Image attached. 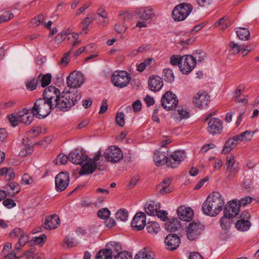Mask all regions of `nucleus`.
<instances>
[{
	"label": "nucleus",
	"mask_w": 259,
	"mask_h": 259,
	"mask_svg": "<svg viewBox=\"0 0 259 259\" xmlns=\"http://www.w3.org/2000/svg\"><path fill=\"white\" fill-rule=\"evenodd\" d=\"M224 204L222 195L218 192H213L203 203L202 210L206 215L215 217L222 211Z\"/></svg>",
	"instance_id": "f257e3e1"
},
{
	"label": "nucleus",
	"mask_w": 259,
	"mask_h": 259,
	"mask_svg": "<svg viewBox=\"0 0 259 259\" xmlns=\"http://www.w3.org/2000/svg\"><path fill=\"white\" fill-rule=\"evenodd\" d=\"M81 97L80 94L77 92H63L61 94L57 102L54 103V107L60 111H67L80 100Z\"/></svg>",
	"instance_id": "f03ea898"
},
{
	"label": "nucleus",
	"mask_w": 259,
	"mask_h": 259,
	"mask_svg": "<svg viewBox=\"0 0 259 259\" xmlns=\"http://www.w3.org/2000/svg\"><path fill=\"white\" fill-rule=\"evenodd\" d=\"M54 108V104H50L43 98H39L34 103L32 112L36 117L43 118L47 117L52 109Z\"/></svg>",
	"instance_id": "7ed1b4c3"
},
{
	"label": "nucleus",
	"mask_w": 259,
	"mask_h": 259,
	"mask_svg": "<svg viewBox=\"0 0 259 259\" xmlns=\"http://www.w3.org/2000/svg\"><path fill=\"white\" fill-rule=\"evenodd\" d=\"M192 10L191 5L182 3L177 5L172 11V16L175 21H182L184 20L190 14Z\"/></svg>",
	"instance_id": "20e7f679"
},
{
	"label": "nucleus",
	"mask_w": 259,
	"mask_h": 259,
	"mask_svg": "<svg viewBox=\"0 0 259 259\" xmlns=\"http://www.w3.org/2000/svg\"><path fill=\"white\" fill-rule=\"evenodd\" d=\"M131 80V75L125 71H115L111 78L113 85L119 88L126 87Z\"/></svg>",
	"instance_id": "39448f33"
},
{
	"label": "nucleus",
	"mask_w": 259,
	"mask_h": 259,
	"mask_svg": "<svg viewBox=\"0 0 259 259\" xmlns=\"http://www.w3.org/2000/svg\"><path fill=\"white\" fill-rule=\"evenodd\" d=\"M178 103L177 96L171 91H167L165 93L161 99V106L166 110L175 109Z\"/></svg>",
	"instance_id": "423d86ee"
},
{
	"label": "nucleus",
	"mask_w": 259,
	"mask_h": 259,
	"mask_svg": "<svg viewBox=\"0 0 259 259\" xmlns=\"http://www.w3.org/2000/svg\"><path fill=\"white\" fill-rule=\"evenodd\" d=\"M104 157L108 162L117 163L123 158L121 150L116 146H111L106 149Z\"/></svg>",
	"instance_id": "0eeeda50"
},
{
	"label": "nucleus",
	"mask_w": 259,
	"mask_h": 259,
	"mask_svg": "<svg viewBox=\"0 0 259 259\" xmlns=\"http://www.w3.org/2000/svg\"><path fill=\"white\" fill-rule=\"evenodd\" d=\"M196 59L191 55L182 56L181 63L179 66L180 69L184 74H188L195 68Z\"/></svg>",
	"instance_id": "6e6552de"
},
{
	"label": "nucleus",
	"mask_w": 259,
	"mask_h": 259,
	"mask_svg": "<svg viewBox=\"0 0 259 259\" xmlns=\"http://www.w3.org/2000/svg\"><path fill=\"white\" fill-rule=\"evenodd\" d=\"M101 153L100 152L96 154L94 159L89 158L84 163L79 172L80 175H89L92 174L97 168V163L99 160Z\"/></svg>",
	"instance_id": "1a4fd4ad"
},
{
	"label": "nucleus",
	"mask_w": 259,
	"mask_h": 259,
	"mask_svg": "<svg viewBox=\"0 0 259 259\" xmlns=\"http://www.w3.org/2000/svg\"><path fill=\"white\" fill-rule=\"evenodd\" d=\"M186 158V153L183 150H176L169 155L168 167L171 168L178 167Z\"/></svg>",
	"instance_id": "9d476101"
},
{
	"label": "nucleus",
	"mask_w": 259,
	"mask_h": 259,
	"mask_svg": "<svg viewBox=\"0 0 259 259\" xmlns=\"http://www.w3.org/2000/svg\"><path fill=\"white\" fill-rule=\"evenodd\" d=\"M61 95L60 91L54 86H49L44 90L43 99L50 104H54L57 102Z\"/></svg>",
	"instance_id": "9b49d317"
},
{
	"label": "nucleus",
	"mask_w": 259,
	"mask_h": 259,
	"mask_svg": "<svg viewBox=\"0 0 259 259\" xmlns=\"http://www.w3.org/2000/svg\"><path fill=\"white\" fill-rule=\"evenodd\" d=\"M88 156L82 150L76 149L69 154V161L76 165H81L87 162Z\"/></svg>",
	"instance_id": "f8f14e48"
},
{
	"label": "nucleus",
	"mask_w": 259,
	"mask_h": 259,
	"mask_svg": "<svg viewBox=\"0 0 259 259\" xmlns=\"http://www.w3.org/2000/svg\"><path fill=\"white\" fill-rule=\"evenodd\" d=\"M203 229V226L199 223L193 222L190 223L186 231L187 238L190 240H195L201 234Z\"/></svg>",
	"instance_id": "ddd939ff"
},
{
	"label": "nucleus",
	"mask_w": 259,
	"mask_h": 259,
	"mask_svg": "<svg viewBox=\"0 0 259 259\" xmlns=\"http://www.w3.org/2000/svg\"><path fill=\"white\" fill-rule=\"evenodd\" d=\"M69 175L68 172H61L55 177L56 189L57 192L65 190L69 183Z\"/></svg>",
	"instance_id": "4468645a"
},
{
	"label": "nucleus",
	"mask_w": 259,
	"mask_h": 259,
	"mask_svg": "<svg viewBox=\"0 0 259 259\" xmlns=\"http://www.w3.org/2000/svg\"><path fill=\"white\" fill-rule=\"evenodd\" d=\"M83 82V75L79 72L73 71L67 77V84L70 88H79Z\"/></svg>",
	"instance_id": "2eb2a0df"
},
{
	"label": "nucleus",
	"mask_w": 259,
	"mask_h": 259,
	"mask_svg": "<svg viewBox=\"0 0 259 259\" xmlns=\"http://www.w3.org/2000/svg\"><path fill=\"white\" fill-rule=\"evenodd\" d=\"M168 151L167 149L165 150L160 148L156 151L153 156V160L157 166H162L166 164L168 166Z\"/></svg>",
	"instance_id": "dca6fc26"
},
{
	"label": "nucleus",
	"mask_w": 259,
	"mask_h": 259,
	"mask_svg": "<svg viewBox=\"0 0 259 259\" xmlns=\"http://www.w3.org/2000/svg\"><path fill=\"white\" fill-rule=\"evenodd\" d=\"M223 128V122L218 118H211L208 122L207 131L212 135L220 134Z\"/></svg>",
	"instance_id": "f3484780"
},
{
	"label": "nucleus",
	"mask_w": 259,
	"mask_h": 259,
	"mask_svg": "<svg viewBox=\"0 0 259 259\" xmlns=\"http://www.w3.org/2000/svg\"><path fill=\"white\" fill-rule=\"evenodd\" d=\"M146 216L144 212H137L133 219L131 226L135 230H142L146 225Z\"/></svg>",
	"instance_id": "a211bd4d"
},
{
	"label": "nucleus",
	"mask_w": 259,
	"mask_h": 259,
	"mask_svg": "<svg viewBox=\"0 0 259 259\" xmlns=\"http://www.w3.org/2000/svg\"><path fill=\"white\" fill-rule=\"evenodd\" d=\"M240 219L236 223V228L241 231H246L249 229L251 223L248 219L250 218V214L247 211H244L240 215Z\"/></svg>",
	"instance_id": "6ab92c4d"
},
{
	"label": "nucleus",
	"mask_w": 259,
	"mask_h": 259,
	"mask_svg": "<svg viewBox=\"0 0 259 259\" xmlns=\"http://www.w3.org/2000/svg\"><path fill=\"white\" fill-rule=\"evenodd\" d=\"M164 243L168 250H174L179 246L181 241L178 235L169 234L165 237Z\"/></svg>",
	"instance_id": "aec40b11"
},
{
	"label": "nucleus",
	"mask_w": 259,
	"mask_h": 259,
	"mask_svg": "<svg viewBox=\"0 0 259 259\" xmlns=\"http://www.w3.org/2000/svg\"><path fill=\"white\" fill-rule=\"evenodd\" d=\"M210 102V97L206 93H198L194 98L193 102L196 106L201 108L207 107Z\"/></svg>",
	"instance_id": "412c9836"
},
{
	"label": "nucleus",
	"mask_w": 259,
	"mask_h": 259,
	"mask_svg": "<svg viewBox=\"0 0 259 259\" xmlns=\"http://www.w3.org/2000/svg\"><path fill=\"white\" fill-rule=\"evenodd\" d=\"M240 205L236 200L230 201L226 206L224 210V213L228 214L233 218L236 217L239 211Z\"/></svg>",
	"instance_id": "4be33fe9"
},
{
	"label": "nucleus",
	"mask_w": 259,
	"mask_h": 259,
	"mask_svg": "<svg viewBox=\"0 0 259 259\" xmlns=\"http://www.w3.org/2000/svg\"><path fill=\"white\" fill-rule=\"evenodd\" d=\"M177 213L179 219L184 221L189 222L193 219V210L190 207L181 206L178 208Z\"/></svg>",
	"instance_id": "5701e85b"
},
{
	"label": "nucleus",
	"mask_w": 259,
	"mask_h": 259,
	"mask_svg": "<svg viewBox=\"0 0 259 259\" xmlns=\"http://www.w3.org/2000/svg\"><path fill=\"white\" fill-rule=\"evenodd\" d=\"M115 243L109 248L101 249L98 252L96 256V259H113V255L116 253V248H114Z\"/></svg>",
	"instance_id": "b1692460"
},
{
	"label": "nucleus",
	"mask_w": 259,
	"mask_h": 259,
	"mask_svg": "<svg viewBox=\"0 0 259 259\" xmlns=\"http://www.w3.org/2000/svg\"><path fill=\"white\" fill-rule=\"evenodd\" d=\"M20 122L26 124H30L34 119L35 115L32 112L31 109L23 108L22 111H19Z\"/></svg>",
	"instance_id": "393cba45"
},
{
	"label": "nucleus",
	"mask_w": 259,
	"mask_h": 259,
	"mask_svg": "<svg viewBox=\"0 0 259 259\" xmlns=\"http://www.w3.org/2000/svg\"><path fill=\"white\" fill-rule=\"evenodd\" d=\"M162 79L158 76H150L148 80L149 89L153 92L159 91L163 87Z\"/></svg>",
	"instance_id": "a878e982"
},
{
	"label": "nucleus",
	"mask_w": 259,
	"mask_h": 259,
	"mask_svg": "<svg viewBox=\"0 0 259 259\" xmlns=\"http://www.w3.org/2000/svg\"><path fill=\"white\" fill-rule=\"evenodd\" d=\"M136 18L143 20H147L154 16L153 10L149 8H142L136 12Z\"/></svg>",
	"instance_id": "bb28decb"
},
{
	"label": "nucleus",
	"mask_w": 259,
	"mask_h": 259,
	"mask_svg": "<svg viewBox=\"0 0 259 259\" xmlns=\"http://www.w3.org/2000/svg\"><path fill=\"white\" fill-rule=\"evenodd\" d=\"M59 223L60 220L59 217L55 214L47 217L44 227L47 230L54 229L58 227Z\"/></svg>",
	"instance_id": "cd10ccee"
},
{
	"label": "nucleus",
	"mask_w": 259,
	"mask_h": 259,
	"mask_svg": "<svg viewBox=\"0 0 259 259\" xmlns=\"http://www.w3.org/2000/svg\"><path fill=\"white\" fill-rule=\"evenodd\" d=\"M114 248L116 250V253L113 255V259H133V257L131 253L127 251H122L121 245L115 242Z\"/></svg>",
	"instance_id": "c85d7f7f"
},
{
	"label": "nucleus",
	"mask_w": 259,
	"mask_h": 259,
	"mask_svg": "<svg viewBox=\"0 0 259 259\" xmlns=\"http://www.w3.org/2000/svg\"><path fill=\"white\" fill-rule=\"evenodd\" d=\"M181 227V222L177 218L172 219L165 224V229L169 232H176Z\"/></svg>",
	"instance_id": "c756f323"
},
{
	"label": "nucleus",
	"mask_w": 259,
	"mask_h": 259,
	"mask_svg": "<svg viewBox=\"0 0 259 259\" xmlns=\"http://www.w3.org/2000/svg\"><path fill=\"white\" fill-rule=\"evenodd\" d=\"M135 259H154V253L149 247H145L135 256Z\"/></svg>",
	"instance_id": "7c9ffc66"
},
{
	"label": "nucleus",
	"mask_w": 259,
	"mask_h": 259,
	"mask_svg": "<svg viewBox=\"0 0 259 259\" xmlns=\"http://www.w3.org/2000/svg\"><path fill=\"white\" fill-rule=\"evenodd\" d=\"M238 38L241 40H248L250 34L249 30L245 27H238L235 29Z\"/></svg>",
	"instance_id": "2f4dec72"
},
{
	"label": "nucleus",
	"mask_w": 259,
	"mask_h": 259,
	"mask_svg": "<svg viewBox=\"0 0 259 259\" xmlns=\"http://www.w3.org/2000/svg\"><path fill=\"white\" fill-rule=\"evenodd\" d=\"M237 140L234 139V136L232 138L229 139L225 143L223 151L222 153L223 154H228L229 152H230L232 149L235 148L236 146Z\"/></svg>",
	"instance_id": "473e14b6"
},
{
	"label": "nucleus",
	"mask_w": 259,
	"mask_h": 259,
	"mask_svg": "<svg viewBox=\"0 0 259 259\" xmlns=\"http://www.w3.org/2000/svg\"><path fill=\"white\" fill-rule=\"evenodd\" d=\"M253 134L254 133L252 134L250 131H246L239 135L235 136L234 139L237 140V142H240L244 141H250L252 139Z\"/></svg>",
	"instance_id": "72a5a7b5"
},
{
	"label": "nucleus",
	"mask_w": 259,
	"mask_h": 259,
	"mask_svg": "<svg viewBox=\"0 0 259 259\" xmlns=\"http://www.w3.org/2000/svg\"><path fill=\"white\" fill-rule=\"evenodd\" d=\"M233 217L224 213V216L220 219V225L223 230H227L230 228L232 223L231 219Z\"/></svg>",
	"instance_id": "f704fd0d"
},
{
	"label": "nucleus",
	"mask_w": 259,
	"mask_h": 259,
	"mask_svg": "<svg viewBox=\"0 0 259 259\" xmlns=\"http://www.w3.org/2000/svg\"><path fill=\"white\" fill-rule=\"evenodd\" d=\"M146 229L149 233L156 235L160 230V227L158 223L151 222L147 224Z\"/></svg>",
	"instance_id": "c9c22d12"
},
{
	"label": "nucleus",
	"mask_w": 259,
	"mask_h": 259,
	"mask_svg": "<svg viewBox=\"0 0 259 259\" xmlns=\"http://www.w3.org/2000/svg\"><path fill=\"white\" fill-rule=\"evenodd\" d=\"M145 211L149 215H155L157 211L155 206V202L151 201L150 202L146 203L145 205Z\"/></svg>",
	"instance_id": "e433bc0d"
},
{
	"label": "nucleus",
	"mask_w": 259,
	"mask_h": 259,
	"mask_svg": "<svg viewBox=\"0 0 259 259\" xmlns=\"http://www.w3.org/2000/svg\"><path fill=\"white\" fill-rule=\"evenodd\" d=\"M163 77L164 80L169 83H171L175 79V76L172 70L166 68L163 70Z\"/></svg>",
	"instance_id": "4c0bfd02"
},
{
	"label": "nucleus",
	"mask_w": 259,
	"mask_h": 259,
	"mask_svg": "<svg viewBox=\"0 0 259 259\" xmlns=\"http://www.w3.org/2000/svg\"><path fill=\"white\" fill-rule=\"evenodd\" d=\"M115 217L117 220L125 222L128 218V212L125 209H120L115 213Z\"/></svg>",
	"instance_id": "58836bf2"
},
{
	"label": "nucleus",
	"mask_w": 259,
	"mask_h": 259,
	"mask_svg": "<svg viewBox=\"0 0 259 259\" xmlns=\"http://www.w3.org/2000/svg\"><path fill=\"white\" fill-rule=\"evenodd\" d=\"M40 76L41 74L39 75L37 78H32L29 80H27L26 82L27 89L30 91H33L35 89Z\"/></svg>",
	"instance_id": "ea45409f"
},
{
	"label": "nucleus",
	"mask_w": 259,
	"mask_h": 259,
	"mask_svg": "<svg viewBox=\"0 0 259 259\" xmlns=\"http://www.w3.org/2000/svg\"><path fill=\"white\" fill-rule=\"evenodd\" d=\"M229 46L231 48L230 52L231 54L233 55L238 54L244 47L243 45H238L234 41H231Z\"/></svg>",
	"instance_id": "a19ab883"
},
{
	"label": "nucleus",
	"mask_w": 259,
	"mask_h": 259,
	"mask_svg": "<svg viewBox=\"0 0 259 259\" xmlns=\"http://www.w3.org/2000/svg\"><path fill=\"white\" fill-rule=\"evenodd\" d=\"M9 120L12 124V125L14 127L18 125L20 122V118L19 116V112L16 114L12 113L8 116Z\"/></svg>",
	"instance_id": "79ce46f5"
},
{
	"label": "nucleus",
	"mask_w": 259,
	"mask_h": 259,
	"mask_svg": "<svg viewBox=\"0 0 259 259\" xmlns=\"http://www.w3.org/2000/svg\"><path fill=\"white\" fill-rule=\"evenodd\" d=\"M27 241V236L22 233V235L19 236V241L16 245L15 249L17 250H19L21 247L24 246L25 245Z\"/></svg>",
	"instance_id": "37998d69"
},
{
	"label": "nucleus",
	"mask_w": 259,
	"mask_h": 259,
	"mask_svg": "<svg viewBox=\"0 0 259 259\" xmlns=\"http://www.w3.org/2000/svg\"><path fill=\"white\" fill-rule=\"evenodd\" d=\"M68 160H69V155L67 156L66 155L61 154L58 155L56 158L55 163L57 165H64L67 163Z\"/></svg>",
	"instance_id": "c03bdc74"
},
{
	"label": "nucleus",
	"mask_w": 259,
	"mask_h": 259,
	"mask_svg": "<svg viewBox=\"0 0 259 259\" xmlns=\"http://www.w3.org/2000/svg\"><path fill=\"white\" fill-rule=\"evenodd\" d=\"M108 13L103 8H99L97 10V13L94 15V19L97 21H100V18H107Z\"/></svg>",
	"instance_id": "a18cd8bd"
},
{
	"label": "nucleus",
	"mask_w": 259,
	"mask_h": 259,
	"mask_svg": "<svg viewBox=\"0 0 259 259\" xmlns=\"http://www.w3.org/2000/svg\"><path fill=\"white\" fill-rule=\"evenodd\" d=\"M110 214V211L106 208L100 209L98 211L97 215L99 218L106 220L108 219Z\"/></svg>",
	"instance_id": "49530a36"
},
{
	"label": "nucleus",
	"mask_w": 259,
	"mask_h": 259,
	"mask_svg": "<svg viewBox=\"0 0 259 259\" xmlns=\"http://www.w3.org/2000/svg\"><path fill=\"white\" fill-rule=\"evenodd\" d=\"M9 187L11 190L13 191L14 194H17L18 193L20 190L21 187L19 185V184L17 183L11 182L9 183L6 186V187L7 188Z\"/></svg>",
	"instance_id": "de8ad7c7"
},
{
	"label": "nucleus",
	"mask_w": 259,
	"mask_h": 259,
	"mask_svg": "<svg viewBox=\"0 0 259 259\" xmlns=\"http://www.w3.org/2000/svg\"><path fill=\"white\" fill-rule=\"evenodd\" d=\"M92 22V19L89 17H87L84 19L82 22V31H84L85 34L88 33V31L89 30V26Z\"/></svg>",
	"instance_id": "09e8293b"
},
{
	"label": "nucleus",
	"mask_w": 259,
	"mask_h": 259,
	"mask_svg": "<svg viewBox=\"0 0 259 259\" xmlns=\"http://www.w3.org/2000/svg\"><path fill=\"white\" fill-rule=\"evenodd\" d=\"M52 76L50 74H46L44 75L41 79V85L44 88L47 87L51 82Z\"/></svg>",
	"instance_id": "8fccbe9b"
},
{
	"label": "nucleus",
	"mask_w": 259,
	"mask_h": 259,
	"mask_svg": "<svg viewBox=\"0 0 259 259\" xmlns=\"http://www.w3.org/2000/svg\"><path fill=\"white\" fill-rule=\"evenodd\" d=\"M71 50H70L67 53H66L63 55V57L62 58L60 62L59 63V64L60 66H61L62 67H65L68 64L69 60H70L69 57L71 53Z\"/></svg>",
	"instance_id": "3c124183"
},
{
	"label": "nucleus",
	"mask_w": 259,
	"mask_h": 259,
	"mask_svg": "<svg viewBox=\"0 0 259 259\" xmlns=\"http://www.w3.org/2000/svg\"><path fill=\"white\" fill-rule=\"evenodd\" d=\"M229 169V175L228 176V178L229 180H232L235 178V175L238 171V167L237 165H235L233 166L228 168Z\"/></svg>",
	"instance_id": "603ef678"
},
{
	"label": "nucleus",
	"mask_w": 259,
	"mask_h": 259,
	"mask_svg": "<svg viewBox=\"0 0 259 259\" xmlns=\"http://www.w3.org/2000/svg\"><path fill=\"white\" fill-rule=\"evenodd\" d=\"M116 121L117 124L120 126H123L124 125V114L123 112L117 113L116 116Z\"/></svg>",
	"instance_id": "864d4df0"
},
{
	"label": "nucleus",
	"mask_w": 259,
	"mask_h": 259,
	"mask_svg": "<svg viewBox=\"0 0 259 259\" xmlns=\"http://www.w3.org/2000/svg\"><path fill=\"white\" fill-rule=\"evenodd\" d=\"M182 56L180 55H172L170 59V63L172 65H180Z\"/></svg>",
	"instance_id": "5fc2aeb1"
},
{
	"label": "nucleus",
	"mask_w": 259,
	"mask_h": 259,
	"mask_svg": "<svg viewBox=\"0 0 259 259\" xmlns=\"http://www.w3.org/2000/svg\"><path fill=\"white\" fill-rule=\"evenodd\" d=\"M64 242L68 247H72L77 245V242L71 237H66L64 239Z\"/></svg>",
	"instance_id": "6e6d98bb"
},
{
	"label": "nucleus",
	"mask_w": 259,
	"mask_h": 259,
	"mask_svg": "<svg viewBox=\"0 0 259 259\" xmlns=\"http://www.w3.org/2000/svg\"><path fill=\"white\" fill-rule=\"evenodd\" d=\"M22 233L23 232L20 228H16L10 233V236L11 238H15L22 235Z\"/></svg>",
	"instance_id": "4d7b16f0"
},
{
	"label": "nucleus",
	"mask_w": 259,
	"mask_h": 259,
	"mask_svg": "<svg viewBox=\"0 0 259 259\" xmlns=\"http://www.w3.org/2000/svg\"><path fill=\"white\" fill-rule=\"evenodd\" d=\"M13 17V14L10 12H6L5 14L0 16V23L9 20Z\"/></svg>",
	"instance_id": "13d9d810"
},
{
	"label": "nucleus",
	"mask_w": 259,
	"mask_h": 259,
	"mask_svg": "<svg viewBox=\"0 0 259 259\" xmlns=\"http://www.w3.org/2000/svg\"><path fill=\"white\" fill-rule=\"evenodd\" d=\"M3 205L8 208H11L16 206V203L11 199H6L3 201Z\"/></svg>",
	"instance_id": "bf43d9fd"
},
{
	"label": "nucleus",
	"mask_w": 259,
	"mask_h": 259,
	"mask_svg": "<svg viewBox=\"0 0 259 259\" xmlns=\"http://www.w3.org/2000/svg\"><path fill=\"white\" fill-rule=\"evenodd\" d=\"M177 112L181 118H187L189 117V113L186 109H184L183 108H179L177 110Z\"/></svg>",
	"instance_id": "052dcab7"
},
{
	"label": "nucleus",
	"mask_w": 259,
	"mask_h": 259,
	"mask_svg": "<svg viewBox=\"0 0 259 259\" xmlns=\"http://www.w3.org/2000/svg\"><path fill=\"white\" fill-rule=\"evenodd\" d=\"M115 30L118 33H124L126 30V26L124 24H115L114 26Z\"/></svg>",
	"instance_id": "680f3d73"
},
{
	"label": "nucleus",
	"mask_w": 259,
	"mask_h": 259,
	"mask_svg": "<svg viewBox=\"0 0 259 259\" xmlns=\"http://www.w3.org/2000/svg\"><path fill=\"white\" fill-rule=\"evenodd\" d=\"M236 165L235 163V158L233 155H231L227 157L226 161V165L227 168H230V167Z\"/></svg>",
	"instance_id": "e2e57ef3"
},
{
	"label": "nucleus",
	"mask_w": 259,
	"mask_h": 259,
	"mask_svg": "<svg viewBox=\"0 0 259 259\" xmlns=\"http://www.w3.org/2000/svg\"><path fill=\"white\" fill-rule=\"evenodd\" d=\"M155 215H156L162 221H165L168 219L167 217V213L165 210H159V211L156 212Z\"/></svg>",
	"instance_id": "0e129e2a"
},
{
	"label": "nucleus",
	"mask_w": 259,
	"mask_h": 259,
	"mask_svg": "<svg viewBox=\"0 0 259 259\" xmlns=\"http://www.w3.org/2000/svg\"><path fill=\"white\" fill-rule=\"evenodd\" d=\"M46 239V235L45 234H41L39 237H34L32 240H33L35 244H40L41 243H44Z\"/></svg>",
	"instance_id": "69168bd1"
},
{
	"label": "nucleus",
	"mask_w": 259,
	"mask_h": 259,
	"mask_svg": "<svg viewBox=\"0 0 259 259\" xmlns=\"http://www.w3.org/2000/svg\"><path fill=\"white\" fill-rule=\"evenodd\" d=\"M21 182L25 185L30 184L32 182V179L29 175L25 174L22 178Z\"/></svg>",
	"instance_id": "338daca9"
},
{
	"label": "nucleus",
	"mask_w": 259,
	"mask_h": 259,
	"mask_svg": "<svg viewBox=\"0 0 259 259\" xmlns=\"http://www.w3.org/2000/svg\"><path fill=\"white\" fill-rule=\"evenodd\" d=\"M252 198L250 197H246L241 199L239 202L238 203L241 206H245L248 204H250L252 201Z\"/></svg>",
	"instance_id": "774afa93"
}]
</instances>
